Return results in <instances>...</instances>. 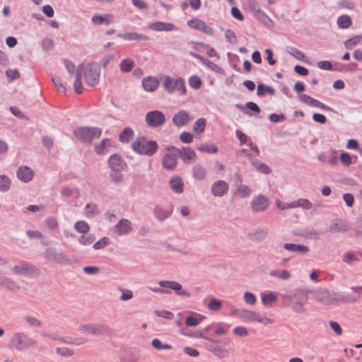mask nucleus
<instances>
[{
	"label": "nucleus",
	"instance_id": "f257e3e1",
	"mask_svg": "<svg viewBox=\"0 0 362 362\" xmlns=\"http://www.w3.org/2000/svg\"><path fill=\"white\" fill-rule=\"evenodd\" d=\"M230 315L235 318L239 319L244 322H259L264 325H272L274 320L267 317H262L259 313L245 308L238 309L234 306L230 308Z\"/></svg>",
	"mask_w": 362,
	"mask_h": 362
},
{
	"label": "nucleus",
	"instance_id": "f03ea898",
	"mask_svg": "<svg viewBox=\"0 0 362 362\" xmlns=\"http://www.w3.org/2000/svg\"><path fill=\"white\" fill-rule=\"evenodd\" d=\"M131 146L135 153L146 156H152L158 149V145L156 141L148 140L144 136L136 137Z\"/></svg>",
	"mask_w": 362,
	"mask_h": 362
},
{
	"label": "nucleus",
	"instance_id": "7ed1b4c3",
	"mask_svg": "<svg viewBox=\"0 0 362 362\" xmlns=\"http://www.w3.org/2000/svg\"><path fill=\"white\" fill-rule=\"evenodd\" d=\"M35 344V341L23 332H14L9 341V347L17 351H26Z\"/></svg>",
	"mask_w": 362,
	"mask_h": 362
},
{
	"label": "nucleus",
	"instance_id": "20e7f679",
	"mask_svg": "<svg viewBox=\"0 0 362 362\" xmlns=\"http://www.w3.org/2000/svg\"><path fill=\"white\" fill-rule=\"evenodd\" d=\"M159 287H151L148 286V288L154 292L158 293H169L168 288L175 291V293L181 297L189 298L191 294L189 291L182 288V286L177 281H158Z\"/></svg>",
	"mask_w": 362,
	"mask_h": 362
},
{
	"label": "nucleus",
	"instance_id": "39448f33",
	"mask_svg": "<svg viewBox=\"0 0 362 362\" xmlns=\"http://www.w3.org/2000/svg\"><path fill=\"white\" fill-rule=\"evenodd\" d=\"M164 90L169 94L177 93L180 96H183L187 93L185 81L183 78H173L169 76L163 77V83Z\"/></svg>",
	"mask_w": 362,
	"mask_h": 362
},
{
	"label": "nucleus",
	"instance_id": "423d86ee",
	"mask_svg": "<svg viewBox=\"0 0 362 362\" xmlns=\"http://www.w3.org/2000/svg\"><path fill=\"white\" fill-rule=\"evenodd\" d=\"M101 133L102 129L98 127H81L74 131L76 138L85 144H91L100 136Z\"/></svg>",
	"mask_w": 362,
	"mask_h": 362
},
{
	"label": "nucleus",
	"instance_id": "0eeeda50",
	"mask_svg": "<svg viewBox=\"0 0 362 362\" xmlns=\"http://www.w3.org/2000/svg\"><path fill=\"white\" fill-rule=\"evenodd\" d=\"M11 272L16 275L28 278H37L41 274L40 269L35 265L26 262L21 261L11 268Z\"/></svg>",
	"mask_w": 362,
	"mask_h": 362
},
{
	"label": "nucleus",
	"instance_id": "6e6552de",
	"mask_svg": "<svg viewBox=\"0 0 362 362\" xmlns=\"http://www.w3.org/2000/svg\"><path fill=\"white\" fill-rule=\"evenodd\" d=\"M100 75V64L97 62L90 63L84 69V80L89 86L94 87L98 84Z\"/></svg>",
	"mask_w": 362,
	"mask_h": 362
},
{
	"label": "nucleus",
	"instance_id": "1a4fd4ad",
	"mask_svg": "<svg viewBox=\"0 0 362 362\" xmlns=\"http://www.w3.org/2000/svg\"><path fill=\"white\" fill-rule=\"evenodd\" d=\"M43 257L47 261L59 264H69L71 262V260L64 253L57 252L52 247L46 248Z\"/></svg>",
	"mask_w": 362,
	"mask_h": 362
},
{
	"label": "nucleus",
	"instance_id": "9d476101",
	"mask_svg": "<svg viewBox=\"0 0 362 362\" xmlns=\"http://www.w3.org/2000/svg\"><path fill=\"white\" fill-rule=\"evenodd\" d=\"M78 331L81 333H87L95 336H100L105 334L108 332V328L103 324L86 323L81 325L78 327Z\"/></svg>",
	"mask_w": 362,
	"mask_h": 362
},
{
	"label": "nucleus",
	"instance_id": "9b49d317",
	"mask_svg": "<svg viewBox=\"0 0 362 362\" xmlns=\"http://www.w3.org/2000/svg\"><path fill=\"white\" fill-rule=\"evenodd\" d=\"M145 120L150 127L157 128L164 124L165 116L160 110H152L146 113Z\"/></svg>",
	"mask_w": 362,
	"mask_h": 362
},
{
	"label": "nucleus",
	"instance_id": "f8f14e48",
	"mask_svg": "<svg viewBox=\"0 0 362 362\" xmlns=\"http://www.w3.org/2000/svg\"><path fill=\"white\" fill-rule=\"evenodd\" d=\"M313 291L307 288H296L291 293L283 295V298L290 301L307 302Z\"/></svg>",
	"mask_w": 362,
	"mask_h": 362
},
{
	"label": "nucleus",
	"instance_id": "ddd939ff",
	"mask_svg": "<svg viewBox=\"0 0 362 362\" xmlns=\"http://www.w3.org/2000/svg\"><path fill=\"white\" fill-rule=\"evenodd\" d=\"M269 204V199L267 197L259 194L253 197L251 202V209L255 213L262 212L265 211Z\"/></svg>",
	"mask_w": 362,
	"mask_h": 362
},
{
	"label": "nucleus",
	"instance_id": "4468645a",
	"mask_svg": "<svg viewBox=\"0 0 362 362\" xmlns=\"http://www.w3.org/2000/svg\"><path fill=\"white\" fill-rule=\"evenodd\" d=\"M349 228L350 226L346 221L336 218L331 220L328 230L330 233H346Z\"/></svg>",
	"mask_w": 362,
	"mask_h": 362
},
{
	"label": "nucleus",
	"instance_id": "2eb2a0df",
	"mask_svg": "<svg viewBox=\"0 0 362 362\" xmlns=\"http://www.w3.org/2000/svg\"><path fill=\"white\" fill-rule=\"evenodd\" d=\"M192 119L188 112L185 110H180L173 117L172 122L177 127H182L187 125Z\"/></svg>",
	"mask_w": 362,
	"mask_h": 362
},
{
	"label": "nucleus",
	"instance_id": "dca6fc26",
	"mask_svg": "<svg viewBox=\"0 0 362 362\" xmlns=\"http://www.w3.org/2000/svg\"><path fill=\"white\" fill-rule=\"evenodd\" d=\"M187 25L199 31H201L209 36H212L214 35L213 28L208 25L204 21L199 19V18H192L187 21Z\"/></svg>",
	"mask_w": 362,
	"mask_h": 362
},
{
	"label": "nucleus",
	"instance_id": "f3484780",
	"mask_svg": "<svg viewBox=\"0 0 362 362\" xmlns=\"http://www.w3.org/2000/svg\"><path fill=\"white\" fill-rule=\"evenodd\" d=\"M229 190V185L224 180L214 181L211 186V192L214 197H221L226 195Z\"/></svg>",
	"mask_w": 362,
	"mask_h": 362
},
{
	"label": "nucleus",
	"instance_id": "a211bd4d",
	"mask_svg": "<svg viewBox=\"0 0 362 362\" xmlns=\"http://www.w3.org/2000/svg\"><path fill=\"white\" fill-rule=\"evenodd\" d=\"M268 234V228L258 227L250 230L247 233V238L253 242H261L267 238Z\"/></svg>",
	"mask_w": 362,
	"mask_h": 362
},
{
	"label": "nucleus",
	"instance_id": "6ab92c4d",
	"mask_svg": "<svg viewBox=\"0 0 362 362\" xmlns=\"http://www.w3.org/2000/svg\"><path fill=\"white\" fill-rule=\"evenodd\" d=\"M108 165L112 170L122 171L127 166V163L119 154H113L108 159Z\"/></svg>",
	"mask_w": 362,
	"mask_h": 362
},
{
	"label": "nucleus",
	"instance_id": "aec40b11",
	"mask_svg": "<svg viewBox=\"0 0 362 362\" xmlns=\"http://www.w3.org/2000/svg\"><path fill=\"white\" fill-rule=\"evenodd\" d=\"M133 229L132 222L127 218H122L115 226V232L118 235H123L129 233Z\"/></svg>",
	"mask_w": 362,
	"mask_h": 362
},
{
	"label": "nucleus",
	"instance_id": "412c9836",
	"mask_svg": "<svg viewBox=\"0 0 362 362\" xmlns=\"http://www.w3.org/2000/svg\"><path fill=\"white\" fill-rule=\"evenodd\" d=\"M177 153H171L165 154L162 158L163 168L169 171L175 170L177 163Z\"/></svg>",
	"mask_w": 362,
	"mask_h": 362
},
{
	"label": "nucleus",
	"instance_id": "4be33fe9",
	"mask_svg": "<svg viewBox=\"0 0 362 362\" xmlns=\"http://www.w3.org/2000/svg\"><path fill=\"white\" fill-rule=\"evenodd\" d=\"M315 298L317 302L325 305L332 304L334 301L330 293L322 288L315 291Z\"/></svg>",
	"mask_w": 362,
	"mask_h": 362
},
{
	"label": "nucleus",
	"instance_id": "5701e85b",
	"mask_svg": "<svg viewBox=\"0 0 362 362\" xmlns=\"http://www.w3.org/2000/svg\"><path fill=\"white\" fill-rule=\"evenodd\" d=\"M211 325L206 326L204 329H198L197 331H191L187 327H182L180 329V333L183 335L191 338H202L206 339L204 333L209 331Z\"/></svg>",
	"mask_w": 362,
	"mask_h": 362
},
{
	"label": "nucleus",
	"instance_id": "b1692460",
	"mask_svg": "<svg viewBox=\"0 0 362 362\" xmlns=\"http://www.w3.org/2000/svg\"><path fill=\"white\" fill-rule=\"evenodd\" d=\"M148 28L151 30L157 32H170L175 29V26L173 23L163 21L152 23L148 25Z\"/></svg>",
	"mask_w": 362,
	"mask_h": 362
},
{
	"label": "nucleus",
	"instance_id": "393cba45",
	"mask_svg": "<svg viewBox=\"0 0 362 362\" xmlns=\"http://www.w3.org/2000/svg\"><path fill=\"white\" fill-rule=\"evenodd\" d=\"M159 84L160 82L158 79L154 76H146L142 80L143 88L147 92L156 91L158 89Z\"/></svg>",
	"mask_w": 362,
	"mask_h": 362
},
{
	"label": "nucleus",
	"instance_id": "a878e982",
	"mask_svg": "<svg viewBox=\"0 0 362 362\" xmlns=\"http://www.w3.org/2000/svg\"><path fill=\"white\" fill-rule=\"evenodd\" d=\"M17 177L23 182H30L34 175L33 170L28 166H21L16 172Z\"/></svg>",
	"mask_w": 362,
	"mask_h": 362
},
{
	"label": "nucleus",
	"instance_id": "bb28decb",
	"mask_svg": "<svg viewBox=\"0 0 362 362\" xmlns=\"http://www.w3.org/2000/svg\"><path fill=\"white\" fill-rule=\"evenodd\" d=\"M282 247L289 252H297L301 255L307 254L310 249L304 245L286 243L282 245Z\"/></svg>",
	"mask_w": 362,
	"mask_h": 362
},
{
	"label": "nucleus",
	"instance_id": "cd10ccee",
	"mask_svg": "<svg viewBox=\"0 0 362 362\" xmlns=\"http://www.w3.org/2000/svg\"><path fill=\"white\" fill-rule=\"evenodd\" d=\"M172 212V207L164 208L160 206H156L153 211L155 218L159 221H163L167 219L170 216Z\"/></svg>",
	"mask_w": 362,
	"mask_h": 362
},
{
	"label": "nucleus",
	"instance_id": "c85d7f7f",
	"mask_svg": "<svg viewBox=\"0 0 362 362\" xmlns=\"http://www.w3.org/2000/svg\"><path fill=\"white\" fill-rule=\"evenodd\" d=\"M177 155L180 156L185 163H188L196 158V153L188 146H185L179 149Z\"/></svg>",
	"mask_w": 362,
	"mask_h": 362
},
{
	"label": "nucleus",
	"instance_id": "c756f323",
	"mask_svg": "<svg viewBox=\"0 0 362 362\" xmlns=\"http://www.w3.org/2000/svg\"><path fill=\"white\" fill-rule=\"evenodd\" d=\"M169 185L171 190L176 194H181L184 190L183 180L177 175L171 177Z\"/></svg>",
	"mask_w": 362,
	"mask_h": 362
},
{
	"label": "nucleus",
	"instance_id": "7c9ffc66",
	"mask_svg": "<svg viewBox=\"0 0 362 362\" xmlns=\"http://www.w3.org/2000/svg\"><path fill=\"white\" fill-rule=\"evenodd\" d=\"M114 16L111 14L99 15L95 14L91 18V22L95 25L105 24L108 25L113 22Z\"/></svg>",
	"mask_w": 362,
	"mask_h": 362
},
{
	"label": "nucleus",
	"instance_id": "2f4dec72",
	"mask_svg": "<svg viewBox=\"0 0 362 362\" xmlns=\"http://www.w3.org/2000/svg\"><path fill=\"white\" fill-rule=\"evenodd\" d=\"M192 175L195 180L201 181L206 178L207 170L203 165L196 164L192 169Z\"/></svg>",
	"mask_w": 362,
	"mask_h": 362
},
{
	"label": "nucleus",
	"instance_id": "473e14b6",
	"mask_svg": "<svg viewBox=\"0 0 362 362\" xmlns=\"http://www.w3.org/2000/svg\"><path fill=\"white\" fill-rule=\"evenodd\" d=\"M112 146V141L109 139H103L95 146V151L98 155L107 153L110 148Z\"/></svg>",
	"mask_w": 362,
	"mask_h": 362
},
{
	"label": "nucleus",
	"instance_id": "72a5a7b5",
	"mask_svg": "<svg viewBox=\"0 0 362 362\" xmlns=\"http://www.w3.org/2000/svg\"><path fill=\"white\" fill-rule=\"evenodd\" d=\"M117 37L122 38L126 40L133 41V40H147L148 37L143 34H139L134 32H129L124 33H118Z\"/></svg>",
	"mask_w": 362,
	"mask_h": 362
},
{
	"label": "nucleus",
	"instance_id": "f704fd0d",
	"mask_svg": "<svg viewBox=\"0 0 362 362\" xmlns=\"http://www.w3.org/2000/svg\"><path fill=\"white\" fill-rule=\"evenodd\" d=\"M84 68V64L81 63L77 69L76 79L74 83V90L80 94L83 92V88L81 82L82 72Z\"/></svg>",
	"mask_w": 362,
	"mask_h": 362
},
{
	"label": "nucleus",
	"instance_id": "c9c22d12",
	"mask_svg": "<svg viewBox=\"0 0 362 362\" xmlns=\"http://www.w3.org/2000/svg\"><path fill=\"white\" fill-rule=\"evenodd\" d=\"M204 316L200 314H192L185 318V325L187 327H195L200 324Z\"/></svg>",
	"mask_w": 362,
	"mask_h": 362
},
{
	"label": "nucleus",
	"instance_id": "e433bc0d",
	"mask_svg": "<svg viewBox=\"0 0 362 362\" xmlns=\"http://www.w3.org/2000/svg\"><path fill=\"white\" fill-rule=\"evenodd\" d=\"M251 163L257 171L264 174L268 175L272 172L271 168L267 164L257 159L251 160Z\"/></svg>",
	"mask_w": 362,
	"mask_h": 362
},
{
	"label": "nucleus",
	"instance_id": "4c0bfd02",
	"mask_svg": "<svg viewBox=\"0 0 362 362\" xmlns=\"http://www.w3.org/2000/svg\"><path fill=\"white\" fill-rule=\"evenodd\" d=\"M134 132L131 127L124 128L119 135V140L122 143H128L134 137Z\"/></svg>",
	"mask_w": 362,
	"mask_h": 362
},
{
	"label": "nucleus",
	"instance_id": "58836bf2",
	"mask_svg": "<svg viewBox=\"0 0 362 362\" xmlns=\"http://www.w3.org/2000/svg\"><path fill=\"white\" fill-rule=\"evenodd\" d=\"M337 23L339 28L347 29L351 25L352 21L349 16L341 15L338 17Z\"/></svg>",
	"mask_w": 362,
	"mask_h": 362
},
{
	"label": "nucleus",
	"instance_id": "ea45409f",
	"mask_svg": "<svg viewBox=\"0 0 362 362\" xmlns=\"http://www.w3.org/2000/svg\"><path fill=\"white\" fill-rule=\"evenodd\" d=\"M360 259L356 254L353 252H346L343 254L342 262L349 265H351L354 262H358Z\"/></svg>",
	"mask_w": 362,
	"mask_h": 362
},
{
	"label": "nucleus",
	"instance_id": "a19ab883",
	"mask_svg": "<svg viewBox=\"0 0 362 362\" xmlns=\"http://www.w3.org/2000/svg\"><path fill=\"white\" fill-rule=\"evenodd\" d=\"M134 66V62L129 58L122 59L119 63V69L122 72L128 73Z\"/></svg>",
	"mask_w": 362,
	"mask_h": 362
},
{
	"label": "nucleus",
	"instance_id": "79ce46f5",
	"mask_svg": "<svg viewBox=\"0 0 362 362\" xmlns=\"http://www.w3.org/2000/svg\"><path fill=\"white\" fill-rule=\"evenodd\" d=\"M11 185V179L6 175H0V192H8Z\"/></svg>",
	"mask_w": 362,
	"mask_h": 362
},
{
	"label": "nucleus",
	"instance_id": "37998d69",
	"mask_svg": "<svg viewBox=\"0 0 362 362\" xmlns=\"http://www.w3.org/2000/svg\"><path fill=\"white\" fill-rule=\"evenodd\" d=\"M84 211L87 217H93L100 213L98 206L95 204H87Z\"/></svg>",
	"mask_w": 362,
	"mask_h": 362
},
{
	"label": "nucleus",
	"instance_id": "c03bdc74",
	"mask_svg": "<svg viewBox=\"0 0 362 362\" xmlns=\"http://www.w3.org/2000/svg\"><path fill=\"white\" fill-rule=\"evenodd\" d=\"M277 299L276 296L272 291H269L261 295L262 303L264 305L272 303Z\"/></svg>",
	"mask_w": 362,
	"mask_h": 362
},
{
	"label": "nucleus",
	"instance_id": "a18cd8bd",
	"mask_svg": "<svg viewBox=\"0 0 362 362\" xmlns=\"http://www.w3.org/2000/svg\"><path fill=\"white\" fill-rule=\"evenodd\" d=\"M74 229L81 233L86 234L90 230L88 223L84 221H78L74 224Z\"/></svg>",
	"mask_w": 362,
	"mask_h": 362
},
{
	"label": "nucleus",
	"instance_id": "49530a36",
	"mask_svg": "<svg viewBox=\"0 0 362 362\" xmlns=\"http://www.w3.org/2000/svg\"><path fill=\"white\" fill-rule=\"evenodd\" d=\"M151 345L152 346L156 349V350H170L173 349V346L169 344H163L162 341L157 338L153 339L151 341Z\"/></svg>",
	"mask_w": 362,
	"mask_h": 362
},
{
	"label": "nucleus",
	"instance_id": "de8ad7c7",
	"mask_svg": "<svg viewBox=\"0 0 362 362\" xmlns=\"http://www.w3.org/2000/svg\"><path fill=\"white\" fill-rule=\"evenodd\" d=\"M237 194L241 198H247L252 194L250 187L246 185H240L237 188Z\"/></svg>",
	"mask_w": 362,
	"mask_h": 362
},
{
	"label": "nucleus",
	"instance_id": "09e8293b",
	"mask_svg": "<svg viewBox=\"0 0 362 362\" xmlns=\"http://www.w3.org/2000/svg\"><path fill=\"white\" fill-rule=\"evenodd\" d=\"M206 120L205 118L198 119L193 125V130L197 134L202 133L206 127Z\"/></svg>",
	"mask_w": 362,
	"mask_h": 362
},
{
	"label": "nucleus",
	"instance_id": "8fccbe9b",
	"mask_svg": "<svg viewBox=\"0 0 362 362\" xmlns=\"http://www.w3.org/2000/svg\"><path fill=\"white\" fill-rule=\"evenodd\" d=\"M222 306V301L216 298H211L206 305L207 308L214 312L218 311Z\"/></svg>",
	"mask_w": 362,
	"mask_h": 362
},
{
	"label": "nucleus",
	"instance_id": "3c124183",
	"mask_svg": "<svg viewBox=\"0 0 362 362\" xmlns=\"http://www.w3.org/2000/svg\"><path fill=\"white\" fill-rule=\"evenodd\" d=\"M197 149L207 153H216L218 151V148L214 144H202L197 147Z\"/></svg>",
	"mask_w": 362,
	"mask_h": 362
},
{
	"label": "nucleus",
	"instance_id": "603ef678",
	"mask_svg": "<svg viewBox=\"0 0 362 362\" xmlns=\"http://www.w3.org/2000/svg\"><path fill=\"white\" fill-rule=\"evenodd\" d=\"M211 325V327L210 329L213 327H215L214 334L217 336L223 335V334H226L228 329L229 328L228 325H224V324H221V323H218L216 325Z\"/></svg>",
	"mask_w": 362,
	"mask_h": 362
},
{
	"label": "nucleus",
	"instance_id": "864d4df0",
	"mask_svg": "<svg viewBox=\"0 0 362 362\" xmlns=\"http://www.w3.org/2000/svg\"><path fill=\"white\" fill-rule=\"evenodd\" d=\"M307 302L293 301L291 305L292 310L297 314H302L306 311L305 303Z\"/></svg>",
	"mask_w": 362,
	"mask_h": 362
},
{
	"label": "nucleus",
	"instance_id": "5fc2aeb1",
	"mask_svg": "<svg viewBox=\"0 0 362 362\" xmlns=\"http://www.w3.org/2000/svg\"><path fill=\"white\" fill-rule=\"evenodd\" d=\"M356 295L346 293L343 296L341 301L346 303H355L361 300L360 293H356Z\"/></svg>",
	"mask_w": 362,
	"mask_h": 362
},
{
	"label": "nucleus",
	"instance_id": "6e6d98bb",
	"mask_svg": "<svg viewBox=\"0 0 362 362\" xmlns=\"http://www.w3.org/2000/svg\"><path fill=\"white\" fill-rule=\"evenodd\" d=\"M362 39L361 35H356L351 38H349L346 40L344 42V46L346 49H351L354 46L357 45L358 43H360L361 40Z\"/></svg>",
	"mask_w": 362,
	"mask_h": 362
},
{
	"label": "nucleus",
	"instance_id": "4d7b16f0",
	"mask_svg": "<svg viewBox=\"0 0 362 362\" xmlns=\"http://www.w3.org/2000/svg\"><path fill=\"white\" fill-rule=\"evenodd\" d=\"M296 208L301 207L303 209L309 210L313 208V204L307 199H298L295 201Z\"/></svg>",
	"mask_w": 362,
	"mask_h": 362
},
{
	"label": "nucleus",
	"instance_id": "13d9d810",
	"mask_svg": "<svg viewBox=\"0 0 362 362\" xmlns=\"http://www.w3.org/2000/svg\"><path fill=\"white\" fill-rule=\"evenodd\" d=\"M55 351L58 355L64 357H71L74 354V351L73 349L65 346L57 347Z\"/></svg>",
	"mask_w": 362,
	"mask_h": 362
},
{
	"label": "nucleus",
	"instance_id": "bf43d9fd",
	"mask_svg": "<svg viewBox=\"0 0 362 362\" xmlns=\"http://www.w3.org/2000/svg\"><path fill=\"white\" fill-rule=\"evenodd\" d=\"M66 340H62V343L66 344H71V345H82L85 344L87 341V339L83 337H77L74 339H71L70 337H66Z\"/></svg>",
	"mask_w": 362,
	"mask_h": 362
},
{
	"label": "nucleus",
	"instance_id": "052dcab7",
	"mask_svg": "<svg viewBox=\"0 0 362 362\" xmlns=\"http://www.w3.org/2000/svg\"><path fill=\"white\" fill-rule=\"evenodd\" d=\"M288 52L290 55L300 61H303L305 57V54L300 50L293 47H289Z\"/></svg>",
	"mask_w": 362,
	"mask_h": 362
},
{
	"label": "nucleus",
	"instance_id": "680f3d73",
	"mask_svg": "<svg viewBox=\"0 0 362 362\" xmlns=\"http://www.w3.org/2000/svg\"><path fill=\"white\" fill-rule=\"evenodd\" d=\"M189 85L192 88L198 90L201 88L202 80L197 76H192L189 78Z\"/></svg>",
	"mask_w": 362,
	"mask_h": 362
},
{
	"label": "nucleus",
	"instance_id": "e2e57ef3",
	"mask_svg": "<svg viewBox=\"0 0 362 362\" xmlns=\"http://www.w3.org/2000/svg\"><path fill=\"white\" fill-rule=\"evenodd\" d=\"M235 106H236V107L241 109V110H243L244 108H247V109L252 110L256 113L260 112L259 107L255 103H253V102H247L245 104V107H243L239 104H237Z\"/></svg>",
	"mask_w": 362,
	"mask_h": 362
},
{
	"label": "nucleus",
	"instance_id": "0e129e2a",
	"mask_svg": "<svg viewBox=\"0 0 362 362\" xmlns=\"http://www.w3.org/2000/svg\"><path fill=\"white\" fill-rule=\"evenodd\" d=\"M243 299L246 304L253 305L257 302L255 295L251 292L245 291L243 294Z\"/></svg>",
	"mask_w": 362,
	"mask_h": 362
},
{
	"label": "nucleus",
	"instance_id": "69168bd1",
	"mask_svg": "<svg viewBox=\"0 0 362 362\" xmlns=\"http://www.w3.org/2000/svg\"><path fill=\"white\" fill-rule=\"evenodd\" d=\"M121 172L122 171L112 170V172L110 173V178L114 183L118 184L123 182L124 176Z\"/></svg>",
	"mask_w": 362,
	"mask_h": 362
},
{
	"label": "nucleus",
	"instance_id": "338daca9",
	"mask_svg": "<svg viewBox=\"0 0 362 362\" xmlns=\"http://www.w3.org/2000/svg\"><path fill=\"white\" fill-rule=\"evenodd\" d=\"M110 244V239L107 237H103L96 243L93 244V248L95 250H101L105 247Z\"/></svg>",
	"mask_w": 362,
	"mask_h": 362
},
{
	"label": "nucleus",
	"instance_id": "774afa93",
	"mask_svg": "<svg viewBox=\"0 0 362 362\" xmlns=\"http://www.w3.org/2000/svg\"><path fill=\"white\" fill-rule=\"evenodd\" d=\"M305 235L306 238L314 240L320 239L319 233L314 228H306L305 230Z\"/></svg>",
	"mask_w": 362,
	"mask_h": 362
}]
</instances>
